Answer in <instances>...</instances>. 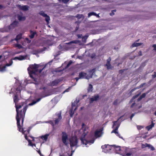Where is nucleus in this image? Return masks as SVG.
<instances>
[{
  "instance_id": "1",
  "label": "nucleus",
  "mask_w": 156,
  "mask_h": 156,
  "mask_svg": "<svg viewBox=\"0 0 156 156\" xmlns=\"http://www.w3.org/2000/svg\"><path fill=\"white\" fill-rule=\"evenodd\" d=\"M19 95L16 94L13 97L14 102L15 103L16 111L17 113L16 115V119L17 121V125L18 130L22 132L24 134V131L23 129L21 128L22 126L20 124V120L21 119V124L22 126H23L27 106H26L24 107L22 110L19 111L18 109L21 108L24 104V103H22L21 105H17V103L19 100L18 98Z\"/></svg>"
},
{
  "instance_id": "2",
  "label": "nucleus",
  "mask_w": 156,
  "mask_h": 156,
  "mask_svg": "<svg viewBox=\"0 0 156 156\" xmlns=\"http://www.w3.org/2000/svg\"><path fill=\"white\" fill-rule=\"evenodd\" d=\"M53 60H51L46 64L43 68L38 69L40 67L39 64H37L35 63L34 64L30 65L27 68V70L30 77L35 82L34 83L35 84H37V79L35 77L37 76L38 74L41 73L42 70L46 67L48 64H51Z\"/></svg>"
},
{
  "instance_id": "3",
  "label": "nucleus",
  "mask_w": 156,
  "mask_h": 156,
  "mask_svg": "<svg viewBox=\"0 0 156 156\" xmlns=\"http://www.w3.org/2000/svg\"><path fill=\"white\" fill-rule=\"evenodd\" d=\"M88 132V129L87 127L85 128L82 127L81 129L76 131V134L78 135L80 138V139L82 144L87 145V144L90 145L91 144L94 143L95 140L94 139H93L88 141H87L83 139V138L85 137Z\"/></svg>"
},
{
  "instance_id": "4",
  "label": "nucleus",
  "mask_w": 156,
  "mask_h": 156,
  "mask_svg": "<svg viewBox=\"0 0 156 156\" xmlns=\"http://www.w3.org/2000/svg\"><path fill=\"white\" fill-rule=\"evenodd\" d=\"M69 141L70 147L72 148L74 147H77L78 141L76 137H71L69 140Z\"/></svg>"
},
{
  "instance_id": "5",
  "label": "nucleus",
  "mask_w": 156,
  "mask_h": 156,
  "mask_svg": "<svg viewBox=\"0 0 156 156\" xmlns=\"http://www.w3.org/2000/svg\"><path fill=\"white\" fill-rule=\"evenodd\" d=\"M18 22L17 21L15 20L12 23H11L9 26L6 27V32H9L11 30L14 29L16 27Z\"/></svg>"
},
{
  "instance_id": "6",
  "label": "nucleus",
  "mask_w": 156,
  "mask_h": 156,
  "mask_svg": "<svg viewBox=\"0 0 156 156\" xmlns=\"http://www.w3.org/2000/svg\"><path fill=\"white\" fill-rule=\"evenodd\" d=\"M113 145H105L101 146V148L103 150V151L105 153H108L110 150L112 149Z\"/></svg>"
},
{
  "instance_id": "7",
  "label": "nucleus",
  "mask_w": 156,
  "mask_h": 156,
  "mask_svg": "<svg viewBox=\"0 0 156 156\" xmlns=\"http://www.w3.org/2000/svg\"><path fill=\"white\" fill-rule=\"evenodd\" d=\"M113 147L115 149L116 151H117L116 152L117 153H118L117 151H122L124 152V153H126L127 151V148L126 147H122L121 148L119 146H116L115 145H113Z\"/></svg>"
},
{
  "instance_id": "8",
  "label": "nucleus",
  "mask_w": 156,
  "mask_h": 156,
  "mask_svg": "<svg viewBox=\"0 0 156 156\" xmlns=\"http://www.w3.org/2000/svg\"><path fill=\"white\" fill-rule=\"evenodd\" d=\"M39 14L41 16H42L44 17L45 18V20L47 24L49 23V21L50 20V17L47 14L44 13V12L43 11H41L39 13Z\"/></svg>"
},
{
  "instance_id": "9",
  "label": "nucleus",
  "mask_w": 156,
  "mask_h": 156,
  "mask_svg": "<svg viewBox=\"0 0 156 156\" xmlns=\"http://www.w3.org/2000/svg\"><path fill=\"white\" fill-rule=\"evenodd\" d=\"M119 119L117 121H114L113 122V126H112V128H115V129L113 130L112 131V132L111 133H115L116 134L118 133V132L117 131L118 130L119 126L120 125L119 124H117V125L116 126V127L115 128V126H116L117 125V122L118 121L119 119Z\"/></svg>"
},
{
  "instance_id": "10",
  "label": "nucleus",
  "mask_w": 156,
  "mask_h": 156,
  "mask_svg": "<svg viewBox=\"0 0 156 156\" xmlns=\"http://www.w3.org/2000/svg\"><path fill=\"white\" fill-rule=\"evenodd\" d=\"M62 142L66 145H67L68 143L67 142L68 140V136L66 134L64 133H62Z\"/></svg>"
},
{
  "instance_id": "11",
  "label": "nucleus",
  "mask_w": 156,
  "mask_h": 156,
  "mask_svg": "<svg viewBox=\"0 0 156 156\" xmlns=\"http://www.w3.org/2000/svg\"><path fill=\"white\" fill-rule=\"evenodd\" d=\"M111 59L110 57H109L106 60V63L105 65V66L107 67V69H112L113 67L112 66L110 62L111 61Z\"/></svg>"
},
{
  "instance_id": "12",
  "label": "nucleus",
  "mask_w": 156,
  "mask_h": 156,
  "mask_svg": "<svg viewBox=\"0 0 156 156\" xmlns=\"http://www.w3.org/2000/svg\"><path fill=\"white\" fill-rule=\"evenodd\" d=\"M95 69H93L92 70H90L89 72V74H87L86 76V79H89L90 78L92 77L93 75L95 74Z\"/></svg>"
},
{
  "instance_id": "13",
  "label": "nucleus",
  "mask_w": 156,
  "mask_h": 156,
  "mask_svg": "<svg viewBox=\"0 0 156 156\" xmlns=\"http://www.w3.org/2000/svg\"><path fill=\"white\" fill-rule=\"evenodd\" d=\"M79 101L80 99L79 98H77L74 102L72 103V110L74 109V111H75L77 109V107L76 106L77 105L78 103L79 102Z\"/></svg>"
},
{
  "instance_id": "14",
  "label": "nucleus",
  "mask_w": 156,
  "mask_h": 156,
  "mask_svg": "<svg viewBox=\"0 0 156 156\" xmlns=\"http://www.w3.org/2000/svg\"><path fill=\"white\" fill-rule=\"evenodd\" d=\"M17 6L20 10L23 11H27L28 10L29 7L27 5L21 6V5H17Z\"/></svg>"
},
{
  "instance_id": "15",
  "label": "nucleus",
  "mask_w": 156,
  "mask_h": 156,
  "mask_svg": "<svg viewBox=\"0 0 156 156\" xmlns=\"http://www.w3.org/2000/svg\"><path fill=\"white\" fill-rule=\"evenodd\" d=\"M103 134V133L101 130H96L95 132V136L96 138L101 136Z\"/></svg>"
},
{
  "instance_id": "16",
  "label": "nucleus",
  "mask_w": 156,
  "mask_h": 156,
  "mask_svg": "<svg viewBox=\"0 0 156 156\" xmlns=\"http://www.w3.org/2000/svg\"><path fill=\"white\" fill-rule=\"evenodd\" d=\"M99 96L98 95H95L94 96H93L92 97L90 98V103H92L94 101H96L98 100L99 98Z\"/></svg>"
},
{
  "instance_id": "17",
  "label": "nucleus",
  "mask_w": 156,
  "mask_h": 156,
  "mask_svg": "<svg viewBox=\"0 0 156 156\" xmlns=\"http://www.w3.org/2000/svg\"><path fill=\"white\" fill-rule=\"evenodd\" d=\"M58 119H57L55 120L54 122L53 121L50 120L48 122V123L51 124L53 127V129H54V125H56L58 124Z\"/></svg>"
},
{
  "instance_id": "18",
  "label": "nucleus",
  "mask_w": 156,
  "mask_h": 156,
  "mask_svg": "<svg viewBox=\"0 0 156 156\" xmlns=\"http://www.w3.org/2000/svg\"><path fill=\"white\" fill-rule=\"evenodd\" d=\"M87 73L84 72H81L79 74V77L81 79H86Z\"/></svg>"
},
{
  "instance_id": "19",
  "label": "nucleus",
  "mask_w": 156,
  "mask_h": 156,
  "mask_svg": "<svg viewBox=\"0 0 156 156\" xmlns=\"http://www.w3.org/2000/svg\"><path fill=\"white\" fill-rule=\"evenodd\" d=\"M26 56H23V55H20L19 57H16L14 58V59H18L19 60H21L23 59H24L26 58Z\"/></svg>"
},
{
  "instance_id": "20",
  "label": "nucleus",
  "mask_w": 156,
  "mask_h": 156,
  "mask_svg": "<svg viewBox=\"0 0 156 156\" xmlns=\"http://www.w3.org/2000/svg\"><path fill=\"white\" fill-rule=\"evenodd\" d=\"M21 87L20 86H19L16 89V93L17 95H20V94L21 91Z\"/></svg>"
},
{
  "instance_id": "21",
  "label": "nucleus",
  "mask_w": 156,
  "mask_h": 156,
  "mask_svg": "<svg viewBox=\"0 0 156 156\" xmlns=\"http://www.w3.org/2000/svg\"><path fill=\"white\" fill-rule=\"evenodd\" d=\"M49 134H46L42 136H40L41 138L43 140L46 141L47 140L48 137L49 136Z\"/></svg>"
},
{
  "instance_id": "22",
  "label": "nucleus",
  "mask_w": 156,
  "mask_h": 156,
  "mask_svg": "<svg viewBox=\"0 0 156 156\" xmlns=\"http://www.w3.org/2000/svg\"><path fill=\"white\" fill-rule=\"evenodd\" d=\"M92 16H94L98 17H99V16L98 14H97L95 12H89L88 14V17H90Z\"/></svg>"
},
{
  "instance_id": "23",
  "label": "nucleus",
  "mask_w": 156,
  "mask_h": 156,
  "mask_svg": "<svg viewBox=\"0 0 156 156\" xmlns=\"http://www.w3.org/2000/svg\"><path fill=\"white\" fill-rule=\"evenodd\" d=\"M154 123L153 122H152L151 124L146 127V129L147 130L149 131L154 126Z\"/></svg>"
},
{
  "instance_id": "24",
  "label": "nucleus",
  "mask_w": 156,
  "mask_h": 156,
  "mask_svg": "<svg viewBox=\"0 0 156 156\" xmlns=\"http://www.w3.org/2000/svg\"><path fill=\"white\" fill-rule=\"evenodd\" d=\"M58 83V79H57L52 81L51 83V85L52 86H55L57 85Z\"/></svg>"
},
{
  "instance_id": "25",
  "label": "nucleus",
  "mask_w": 156,
  "mask_h": 156,
  "mask_svg": "<svg viewBox=\"0 0 156 156\" xmlns=\"http://www.w3.org/2000/svg\"><path fill=\"white\" fill-rule=\"evenodd\" d=\"M142 44L141 43H137V42H135V43H134L132 44L131 47L132 48L137 47V46H140Z\"/></svg>"
},
{
  "instance_id": "26",
  "label": "nucleus",
  "mask_w": 156,
  "mask_h": 156,
  "mask_svg": "<svg viewBox=\"0 0 156 156\" xmlns=\"http://www.w3.org/2000/svg\"><path fill=\"white\" fill-rule=\"evenodd\" d=\"M42 98H37L36 101H33L31 103L29 104V105H34L36 104L37 102H39L40 101Z\"/></svg>"
},
{
  "instance_id": "27",
  "label": "nucleus",
  "mask_w": 156,
  "mask_h": 156,
  "mask_svg": "<svg viewBox=\"0 0 156 156\" xmlns=\"http://www.w3.org/2000/svg\"><path fill=\"white\" fill-rule=\"evenodd\" d=\"M22 34H20L16 36L15 40L17 41L20 39L22 38Z\"/></svg>"
},
{
  "instance_id": "28",
  "label": "nucleus",
  "mask_w": 156,
  "mask_h": 156,
  "mask_svg": "<svg viewBox=\"0 0 156 156\" xmlns=\"http://www.w3.org/2000/svg\"><path fill=\"white\" fill-rule=\"evenodd\" d=\"M30 32L31 34L29 35V37L30 38L32 39L34 37V35L36 33V32H33L32 30H30Z\"/></svg>"
},
{
  "instance_id": "29",
  "label": "nucleus",
  "mask_w": 156,
  "mask_h": 156,
  "mask_svg": "<svg viewBox=\"0 0 156 156\" xmlns=\"http://www.w3.org/2000/svg\"><path fill=\"white\" fill-rule=\"evenodd\" d=\"M75 17L78 18V19H80L81 18H83V19H84V16L82 14H77L76 16Z\"/></svg>"
},
{
  "instance_id": "30",
  "label": "nucleus",
  "mask_w": 156,
  "mask_h": 156,
  "mask_svg": "<svg viewBox=\"0 0 156 156\" xmlns=\"http://www.w3.org/2000/svg\"><path fill=\"white\" fill-rule=\"evenodd\" d=\"M18 19L20 21L24 20L26 18L24 16H22L20 15L18 17Z\"/></svg>"
},
{
  "instance_id": "31",
  "label": "nucleus",
  "mask_w": 156,
  "mask_h": 156,
  "mask_svg": "<svg viewBox=\"0 0 156 156\" xmlns=\"http://www.w3.org/2000/svg\"><path fill=\"white\" fill-rule=\"evenodd\" d=\"M147 147H148L149 149H151V150L153 151L155 150L154 148L151 145L147 144Z\"/></svg>"
},
{
  "instance_id": "32",
  "label": "nucleus",
  "mask_w": 156,
  "mask_h": 156,
  "mask_svg": "<svg viewBox=\"0 0 156 156\" xmlns=\"http://www.w3.org/2000/svg\"><path fill=\"white\" fill-rule=\"evenodd\" d=\"M28 142L29 143V144H28V146H32V147H33V146H35V147L36 146L35 144H33L30 140H28Z\"/></svg>"
},
{
  "instance_id": "33",
  "label": "nucleus",
  "mask_w": 156,
  "mask_h": 156,
  "mask_svg": "<svg viewBox=\"0 0 156 156\" xmlns=\"http://www.w3.org/2000/svg\"><path fill=\"white\" fill-rule=\"evenodd\" d=\"M5 66H0V72H3L5 70Z\"/></svg>"
},
{
  "instance_id": "34",
  "label": "nucleus",
  "mask_w": 156,
  "mask_h": 156,
  "mask_svg": "<svg viewBox=\"0 0 156 156\" xmlns=\"http://www.w3.org/2000/svg\"><path fill=\"white\" fill-rule=\"evenodd\" d=\"M93 90V86L91 84H90L88 88V90L89 92L92 91Z\"/></svg>"
},
{
  "instance_id": "35",
  "label": "nucleus",
  "mask_w": 156,
  "mask_h": 156,
  "mask_svg": "<svg viewBox=\"0 0 156 156\" xmlns=\"http://www.w3.org/2000/svg\"><path fill=\"white\" fill-rule=\"evenodd\" d=\"M140 94V93L139 94H137V95H135V96H133V98H132L130 101V102H132L133 101V100L134 99L137 98L139 96V95Z\"/></svg>"
},
{
  "instance_id": "36",
  "label": "nucleus",
  "mask_w": 156,
  "mask_h": 156,
  "mask_svg": "<svg viewBox=\"0 0 156 156\" xmlns=\"http://www.w3.org/2000/svg\"><path fill=\"white\" fill-rule=\"evenodd\" d=\"M73 63V62L72 61H70L69 62H68V64L65 67V68L66 69L69 67Z\"/></svg>"
},
{
  "instance_id": "37",
  "label": "nucleus",
  "mask_w": 156,
  "mask_h": 156,
  "mask_svg": "<svg viewBox=\"0 0 156 156\" xmlns=\"http://www.w3.org/2000/svg\"><path fill=\"white\" fill-rule=\"evenodd\" d=\"M119 100L117 99L115 100L113 103V105H117L118 104V102Z\"/></svg>"
},
{
  "instance_id": "38",
  "label": "nucleus",
  "mask_w": 156,
  "mask_h": 156,
  "mask_svg": "<svg viewBox=\"0 0 156 156\" xmlns=\"http://www.w3.org/2000/svg\"><path fill=\"white\" fill-rule=\"evenodd\" d=\"M88 36L87 35L85 36L82 37V40L83 41H85L86 39H87Z\"/></svg>"
},
{
  "instance_id": "39",
  "label": "nucleus",
  "mask_w": 156,
  "mask_h": 156,
  "mask_svg": "<svg viewBox=\"0 0 156 156\" xmlns=\"http://www.w3.org/2000/svg\"><path fill=\"white\" fill-rule=\"evenodd\" d=\"M147 144H142L141 145V147L142 148H144L146 147H147Z\"/></svg>"
},
{
  "instance_id": "40",
  "label": "nucleus",
  "mask_w": 156,
  "mask_h": 156,
  "mask_svg": "<svg viewBox=\"0 0 156 156\" xmlns=\"http://www.w3.org/2000/svg\"><path fill=\"white\" fill-rule=\"evenodd\" d=\"M152 47L153 48V50L156 52V44H154L152 45Z\"/></svg>"
},
{
  "instance_id": "41",
  "label": "nucleus",
  "mask_w": 156,
  "mask_h": 156,
  "mask_svg": "<svg viewBox=\"0 0 156 156\" xmlns=\"http://www.w3.org/2000/svg\"><path fill=\"white\" fill-rule=\"evenodd\" d=\"M62 1L63 3L66 4L67 3L69 0H59V1Z\"/></svg>"
},
{
  "instance_id": "42",
  "label": "nucleus",
  "mask_w": 156,
  "mask_h": 156,
  "mask_svg": "<svg viewBox=\"0 0 156 156\" xmlns=\"http://www.w3.org/2000/svg\"><path fill=\"white\" fill-rule=\"evenodd\" d=\"M78 41L77 40H75V41H73L70 42V43H75V44H77L78 43Z\"/></svg>"
},
{
  "instance_id": "43",
  "label": "nucleus",
  "mask_w": 156,
  "mask_h": 156,
  "mask_svg": "<svg viewBox=\"0 0 156 156\" xmlns=\"http://www.w3.org/2000/svg\"><path fill=\"white\" fill-rule=\"evenodd\" d=\"M146 94L145 93H144L143 94L140 96V97L142 99L143 98H144L145 96H146Z\"/></svg>"
},
{
  "instance_id": "44",
  "label": "nucleus",
  "mask_w": 156,
  "mask_h": 156,
  "mask_svg": "<svg viewBox=\"0 0 156 156\" xmlns=\"http://www.w3.org/2000/svg\"><path fill=\"white\" fill-rule=\"evenodd\" d=\"M12 61L10 63L6 64L5 66V67L10 66L12 65Z\"/></svg>"
},
{
  "instance_id": "45",
  "label": "nucleus",
  "mask_w": 156,
  "mask_h": 156,
  "mask_svg": "<svg viewBox=\"0 0 156 156\" xmlns=\"http://www.w3.org/2000/svg\"><path fill=\"white\" fill-rule=\"evenodd\" d=\"M51 41L50 40H47L46 42V44H48V43L49 42H50L51 43ZM48 45H52V44L51 43H50V44H48Z\"/></svg>"
},
{
  "instance_id": "46",
  "label": "nucleus",
  "mask_w": 156,
  "mask_h": 156,
  "mask_svg": "<svg viewBox=\"0 0 156 156\" xmlns=\"http://www.w3.org/2000/svg\"><path fill=\"white\" fill-rule=\"evenodd\" d=\"M37 151L41 156H43V155L41 153L40 150H39Z\"/></svg>"
},
{
  "instance_id": "47",
  "label": "nucleus",
  "mask_w": 156,
  "mask_h": 156,
  "mask_svg": "<svg viewBox=\"0 0 156 156\" xmlns=\"http://www.w3.org/2000/svg\"><path fill=\"white\" fill-rule=\"evenodd\" d=\"M143 128V126H137V128L138 129L140 130Z\"/></svg>"
},
{
  "instance_id": "48",
  "label": "nucleus",
  "mask_w": 156,
  "mask_h": 156,
  "mask_svg": "<svg viewBox=\"0 0 156 156\" xmlns=\"http://www.w3.org/2000/svg\"><path fill=\"white\" fill-rule=\"evenodd\" d=\"M16 46L17 47L19 48H22V45L20 44H17Z\"/></svg>"
},
{
  "instance_id": "49",
  "label": "nucleus",
  "mask_w": 156,
  "mask_h": 156,
  "mask_svg": "<svg viewBox=\"0 0 156 156\" xmlns=\"http://www.w3.org/2000/svg\"><path fill=\"white\" fill-rule=\"evenodd\" d=\"M116 135L119 136L120 138H121V139H123V138L121 136H120V134H119L118 133H117L116 134Z\"/></svg>"
},
{
  "instance_id": "50",
  "label": "nucleus",
  "mask_w": 156,
  "mask_h": 156,
  "mask_svg": "<svg viewBox=\"0 0 156 156\" xmlns=\"http://www.w3.org/2000/svg\"><path fill=\"white\" fill-rule=\"evenodd\" d=\"M24 137L25 138V139L27 140L28 141V140H30L29 139H28V138L26 134H24Z\"/></svg>"
},
{
  "instance_id": "51",
  "label": "nucleus",
  "mask_w": 156,
  "mask_h": 156,
  "mask_svg": "<svg viewBox=\"0 0 156 156\" xmlns=\"http://www.w3.org/2000/svg\"><path fill=\"white\" fill-rule=\"evenodd\" d=\"M132 154V153L131 152L128 153L126 154V155L127 156H130Z\"/></svg>"
},
{
  "instance_id": "52",
  "label": "nucleus",
  "mask_w": 156,
  "mask_h": 156,
  "mask_svg": "<svg viewBox=\"0 0 156 156\" xmlns=\"http://www.w3.org/2000/svg\"><path fill=\"white\" fill-rule=\"evenodd\" d=\"M77 36L78 38H80L82 37V34H78Z\"/></svg>"
},
{
  "instance_id": "53",
  "label": "nucleus",
  "mask_w": 156,
  "mask_h": 156,
  "mask_svg": "<svg viewBox=\"0 0 156 156\" xmlns=\"http://www.w3.org/2000/svg\"><path fill=\"white\" fill-rule=\"evenodd\" d=\"M134 115H135L133 113L132 114V115H131V116L130 117V119L131 120H132V118L134 116Z\"/></svg>"
},
{
  "instance_id": "54",
  "label": "nucleus",
  "mask_w": 156,
  "mask_h": 156,
  "mask_svg": "<svg viewBox=\"0 0 156 156\" xmlns=\"http://www.w3.org/2000/svg\"><path fill=\"white\" fill-rule=\"evenodd\" d=\"M124 70H125V69L120 70H119V73H122L123 72H124Z\"/></svg>"
},
{
  "instance_id": "55",
  "label": "nucleus",
  "mask_w": 156,
  "mask_h": 156,
  "mask_svg": "<svg viewBox=\"0 0 156 156\" xmlns=\"http://www.w3.org/2000/svg\"><path fill=\"white\" fill-rule=\"evenodd\" d=\"M145 84V83H143L141 84L140 86V87H142Z\"/></svg>"
},
{
  "instance_id": "56",
  "label": "nucleus",
  "mask_w": 156,
  "mask_h": 156,
  "mask_svg": "<svg viewBox=\"0 0 156 156\" xmlns=\"http://www.w3.org/2000/svg\"><path fill=\"white\" fill-rule=\"evenodd\" d=\"M73 114L74 113H73L72 112L70 113V116L71 117H72L73 116Z\"/></svg>"
},
{
  "instance_id": "57",
  "label": "nucleus",
  "mask_w": 156,
  "mask_h": 156,
  "mask_svg": "<svg viewBox=\"0 0 156 156\" xmlns=\"http://www.w3.org/2000/svg\"><path fill=\"white\" fill-rule=\"evenodd\" d=\"M135 105V103H133L131 106V108H133V106Z\"/></svg>"
},
{
  "instance_id": "58",
  "label": "nucleus",
  "mask_w": 156,
  "mask_h": 156,
  "mask_svg": "<svg viewBox=\"0 0 156 156\" xmlns=\"http://www.w3.org/2000/svg\"><path fill=\"white\" fill-rule=\"evenodd\" d=\"M139 55H140V56L142 55V52H141V51H140L139 52Z\"/></svg>"
},
{
  "instance_id": "59",
  "label": "nucleus",
  "mask_w": 156,
  "mask_h": 156,
  "mask_svg": "<svg viewBox=\"0 0 156 156\" xmlns=\"http://www.w3.org/2000/svg\"><path fill=\"white\" fill-rule=\"evenodd\" d=\"M141 99H142V98L140 96V97L139 98H138V99H137V100L138 101H140Z\"/></svg>"
},
{
  "instance_id": "60",
  "label": "nucleus",
  "mask_w": 156,
  "mask_h": 156,
  "mask_svg": "<svg viewBox=\"0 0 156 156\" xmlns=\"http://www.w3.org/2000/svg\"><path fill=\"white\" fill-rule=\"evenodd\" d=\"M110 16H112L114 14V13L113 12H112L111 13H110Z\"/></svg>"
},
{
  "instance_id": "61",
  "label": "nucleus",
  "mask_w": 156,
  "mask_h": 156,
  "mask_svg": "<svg viewBox=\"0 0 156 156\" xmlns=\"http://www.w3.org/2000/svg\"><path fill=\"white\" fill-rule=\"evenodd\" d=\"M46 49V48H45V47H44V48L42 49V50H41V51H44Z\"/></svg>"
},
{
  "instance_id": "62",
  "label": "nucleus",
  "mask_w": 156,
  "mask_h": 156,
  "mask_svg": "<svg viewBox=\"0 0 156 156\" xmlns=\"http://www.w3.org/2000/svg\"><path fill=\"white\" fill-rule=\"evenodd\" d=\"M30 129H28L27 130V132L28 133H30Z\"/></svg>"
},
{
  "instance_id": "63",
  "label": "nucleus",
  "mask_w": 156,
  "mask_h": 156,
  "mask_svg": "<svg viewBox=\"0 0 156 156\" xmlns=\"http://www.w3.org/2000/svg\"><path fill=\"white\" fill-rule=\"evenodd\" d=\"M68 90L69 89H66L65 90L63 93H62V94H63L65 92H68Z\"/></svg>"
},
{
  "instance_id": "64",
  "label": "nucleus",
  "mask_w": 156,
  "mask_h": 156,
  "mask_svg": "<svg viewBox=\"0 0 156 156\" xmlns=\"http://www.w3.org/2000/svg\"><path fill=\"white\" fill-rule=\"evenodd\" d=\"M79 79H80V77H79H79H76V78H75V79H76V81H78V80H79Z\"/></svg>"
}]
</instances>
